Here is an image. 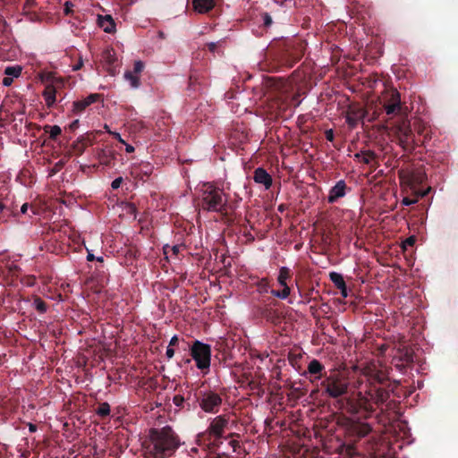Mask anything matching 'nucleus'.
Masks as SVG:
<instances>
[{
	"label": "nucleus",
	"mask_w": 458,
	"mask_h": 458,
	"mask_svg": "<svg viewBox=\"0 0 458 458\" xmlns=\"http://www.w3.org/2000/svg\"><path fill=\"white\" fill-rule=\"evenodd\" d=\"M180 441L171 427L153 428L148 433V437L143 443L146 454L154 458H166L171 456L179 447Z\"/></svg>",
	"instance_id": "nucleus-1"
},
{
	"label": "nucleus",
	"mask_w": 458,
	"mask_h": 458,
	"mask_svg": "<svg viewBox=\"0 0 458 458\" xmlns=\"http://www.w3.org/2000/svg\"><path fill=\"white\" fill-rule=\"evenodd\" d=\"M321 386L324 387L326 394L335 399L347 394L350 381L344 373L334 371L325 377Z\"/></svg>",
	"instance_id": "nucleus-2"
},
{
	"label": "nucleus",
	"mask_w": 458,
	"mask_h": 458,
	"mask_svg": "<svg viewBox=\"0 0 458 458\" xmlns=\"http://www.w3.org/2000/svg\"><path fill=\"white\" fill-rule=\"evenodd\" d=\"M227 199L219 189L208 185L202 194V207L208 211L219 212L225 207Z\"/></svg>",
	"instance_id": "nucleus-3"
},
{
	"label": "nucleus",
	"mask_w": 458,
	"mask_h": 458,
	"mask_svg": "<svg viewBox=\"0 0 458 458\" xmlns=\"http://www.w3.org/2000/svg\"><path fill=\"white\" fill-rule=\"evenodd\" d=\"M191 354L199 369H208L211 360V347L199 340L194 341L191 347Z\"/></svg>",
	"instance_id": "nucleus-4"
},
{
	"label": "nucleus",
	"mask_w": 458,
	"mask_h": 458,
	"mask_svg": "<svg viewBox=\"0 0 458 458\" xmlns=\"http://www.w3.org/2000/svg\"><path fill=\"white\" fill-rule=\"evenodd\" d=\"M199 403L205 412L216 413L222 404V398L218 394L208 391L201 394Z\"/></svg>",
	"instance_id": "nucleus-5"
},
{
	"label": "nucleus",
	"mask_w": 458,
	"mask_h": 458,
	"mask_svg": "<svg viewBox=\"0 0 458 458\" xmlns=\"http://www.w3.org/2000/svg\"><path fill=\"white\" fill-rule=\"evenodd\" d=\"M345 182L344 181L341 180L336 182V184L330 190L329 195H328V202L334 203L338 199L343 198L345 195Z\"/></svg>",
	"instance_id": "nucleus-6"
},
{
	"label": "nucleus",
	"mask_w": 458,
	"mask_h": 458,
	"mask_svg": "<svg viewBox=\"0 0 458 458\" xmlns=\"http://www.w3.org/2000/svg\"><path fill=\"white\" fill-rule=\"evenodd\" d=\"M227 425V420L221 416L216 417L209 427L210 433L217 437H221L224 433L225 428Z\"/></svg>",
	"instance_id": "nucleus-7"
},
{
	"label": "nucleus",
	"mask_w": 458,
	"mask_h": 458,
	"mask_svg": "<svg viewBox=\"0 0 458 458\" xmlns=\"http://www.w3.org/2000/svg\"><path fill=\"white\" fill-rule=\"evenodd\" d=\"M254 181L257 183L263 184L266 189L272 185V178L269 174L263 168H257L254 172Z\"/></svg>",
	"instance_id": "nucleus-8"
},
{
	"label": "nucleus",
	"mask_w": 458,
	"mask_h": 458,
	"mask_svg": "<svg viewBox=\"0 0 458 458\" xmlns=\"http://www.w3.org/2000/svg\"><path fill=\"white\" fill-rule=\"evenodd\" d=\"M390 93L394 96V104L383 103L387 114H394L401 109V98L396 89H390Z\"/></svg>",
	"instance_id": "nucleus-9"
},
{
	"label": "nucleus",
	"mask_w": 458,
	"mask_h": 458,
	"mask_svg": "<svg viewBox=\"0 0 458 458\" xmlns=\"http://www.w3.org/2000/svg\"><path fill=\"white\" fill-rule=\"evenodd\" d=\"M98 23L106 33L115 31V23L111 15H98Z\"/></svg>",
	"instance_id": "nucleus-10"
},
{
	"label": "nucleus",
	"mask_w": 458,
	"mask_h": 458,
	"mask_svg": "<svg viewBox=\"0 0 458 458\" xmlns=\"http://www.w3.org/2000/svg\"><path fill=\"white\" fill-rule=\"evenodd\" d=\"M192 6L198 13H206L215 6L214 0H192Z\"/></svg>",
	"instance_id": "nucleus-11"
},
{
	"label": "nucleus",
	"mask_w": 458,
	"mask_h": 458,
	"mask_svg": "<svg viewBox=\"0 0 458 458\" xmlns=\"http://www.w3.org/2000/svg\"><path fill=\"white\" fill-rule=\"evenodd\" d=\"M330 279L335 284V285L341 291L342 296L344 298H346L348 296V293L343 276L336 272H331Z\"/></svg>",
	"instance_id": "nucleus-12"
},
{
	"label": "nucleus",
	"mask_w": 458,
	"mask_h": 458,
	"mask_svg": "<svg viewBox=\"0 0 458 458\" xmlns=\"http://www.w3.org/2000/svg\"><path fill=\"white\" fill-rule=\"evenodd\" d=\"M57 89L54 84H48L46 86L45 90L43 91V97L46 101V105L48 107H51L55 103V94Z\"/></svg>",
	"instance_id": "nucleus-13"
},
{
	"label": "nucleus",
	"mask_w": 458,
	"mask_h": 458,
	"mask_svg": "<svg viewBox=\"0 0 458 458\" xmlns=\"http://www.w3.org/2000/svg\"><path fill=\"white\" fill-rule=\"evenodd\" d=\"M98 96L97 94H90L86 98L74 102L73 103V112H75V113L82 112L87 106H89V105L94 103L96 101V99L98 98Z\"/></svg>",
	"instance_id": "nucleus-14"
},
{
	"label": "nucleus",
	"mask_w": 458,
	"mask_h": 458,
	"mask_svg": "<svg viewBox=\"0 0 458 458\" xmlns=\"http://www.w3.org/2000/svg\"><path fill=\"white\" fill-rule=\"evenodd\" d=\"M396 133L401 140V142H408L409 136L411 133V129L407 122L403 121L396 127Z\"/></svg>",
	"instance_id": "nucleus-15"
},
{
	"label": "nucleus",
	"mask_w": 458,
	"mask_h": 458,
	"mask_svg": "<svg viewBox=\"0 0 458 458\" xmlns=\"http://www.w3.org/2000/svg\"><path fill=\"white\" fill-rule=\"evenodd\" d=\"M365 116V111L363 109H358L357 111H353L349 113L346 115V123L351 127H355L358 123V122Z\"/></svg>",
	"instance_id": "nucleus-16"
},
{
	"label": "nucleus",
	"mask_w": 458,
	"mask_h": 458,
	"mask_svg": "<svg viewBox=\"0 0 458 458\" xmlns=\"http://www.w3.org/2000/svg\"><path fill=\"white\" fill-rule=\"evenodd\" d=\"M355 157L364 164H370L375 158V154L371 151H365L355 154Z\"/></svg>",
	"instance_id": "nucleus-17"
},
{
	"label": "nucleus",
	"mask_w": 458,
	"mask_h": 458,
	"mask_svg": "<svg viewBox=\"0 0 458 458\" xmlns=\"http://www.w3.org/2000/svg\"><path fill=\"white\" fill-rule=\"evenodd\" d=\"M124 79L130 82L131 88L138 89L140 87V78L130 71H126L123 74Z\"/></svg>",
	"instance_id": "nucleus-18"
},
{
	"label": "nucleus",
	"mask_w": 458,
	"mask_h": 458,
	"mask_svg": "<svg viewBox=\"0 0 458 458\" xmlns=\"http://www.w3.org/2000/svg\"><path fill=\"white\" fill-rule=\"evenodd\" d=\"M424 174L422 173H416L411 174L408 183L411 185V187H414L416 184H420L424 181Z\"/></svg>",
	"instance_id": "nucleus-19"
},
{
	"label": "nucleus",
	"mask_w": 458,
	"mask_h": 458,
	"mask_svg": "<svg viewBox=\"0 0 458 458\" xmlns=\"http://www.w3.org/2000/svg\"><path fill=\"white\" fill-rule=\"evenodd\" d=\"M322 369H323V366L317 360H313L309 363L308 370L310 374H318V373L321 372Z\"/></svg>",
	"instance_id": "nucleus-20"
},
{
	"label": "nucleus",
	"mask_w": 458,
	"mask_h": 458,
	"mask_svg": "<svg viewBox=\"0 0 458 458\" xmlns=\"http://www.w3.org/2000/svg\"><path fill=\"white\" fill-rule=\"evenodd\" d=\"M289 277V269L285 267H282L280 268V272H279V276H278V283L282 285V286H284V285H287L286 284V280L288 279Z\"/></svg>",
	"instance_id": "nucleus-21"
},
{
	"label": "nucleus",
	"mask_w": 458,
	"mask_h": 458,
	"mask_svg": "<svg viewBox=\"0 0 458 458\" xmlns=\"http://www.w3.org/2000/svg\"><path fill=\"white\" fill-rule=\"evenodd\" d=\"M21 68L20 66H9L5 68L4 73L8 77L17 78L21 75Z\"/></svg>",
	"instance_id": "nucleus-22"
},
{
	"label": "nucleus",
	"mask_w": 458,
	"mask_h": 458,
	"mask_svg": "<svg viewBox=\"0 0 458 458\" xmlns=\"http://www.w3.org/2000/svg\"><path fill=\"white\" fill-rule=\"evenodd\" d=\"M282 291H272V294L277 298H280L282 300L286 299L290 294V288L288 285L283 286Z\"/></svg>",
	"instance_id": "nucleus-23"
},
{
	"label": "nucleus",
	"mask_w": 458,
	"mask_h": 458,
	"mask_svg": "<svg viewBox=\"0 0 458 458\" xmlns=\"http://www.w3.org/2000/svg\"><path fill=\"white\" fill-rule=\"evenodd\" d=\"M97 413L100 416H106L110 413V406L107 403H103L99 405Z\"/></svg>",
	"instance_id": "nucleus-24"
},
{
	"label": "nucleus",
	"mask_w": 458,
	"mask_h": 458,
	"mask_svg": "<svg viewBox=\"0 0 458 458\" xmlns=\"http://www.w3.org/2000/svg\"><path fill=\"white\" fill-rule=\"evenodd\" d=\"M47 128H49V131H47L49 132V137L51 139H55L58 135L61 134L62 130L58 125L48 126Z\"/></svg>",
	"instance_id": "nucleus-25"
},
{
	"label": "nucleus",
	"mask_w": 458,
	"mask_h": 458,
	"mask_svg": "<svg viewBox=\"0 0 458 458\" xmlns=\"http://www.w3.org/2000/svg\"><path fill=\"white\" fill-rule=\"evenodd\" d=\"M180 245H174L172 247L166 245L164 247V253L166 257H168L170 251H172L174 255H176L180 251Z\"/></svg>",
	"instance_id": "nucleus-26"
},
{
	"label": "nucleus",
	"mask_w": 458,
	"mask_h": 458,
	"mask_svg": "<svg viewBox=\"0 0 458 458\" xmlns=\"http://www.w3.org/2000/svg\"><path fill=\"white\" fill-rule=\"evenodd\" d=\"M34 306L40 312H45L47 310L46 303L40 299H36L34 301Z\"/></svg>",
	"instance_id": "nucleus-27"
},
{
	"label": "nucleus",
	"mask_w": 458,
	"mask_h": 458,
	"mask_svg": "<svg viewBox=\"0 0 458 458\" xmlns=\"http://www.w3.org/2000/svg\"><path fill=\"white\" fill-rule=\"evenodd\" d=\"M382 103L394 104V96L390 93V89H387L385 92V96L383 97Z\"/></svg>",
	"instance_id": "nucleus-28"
},
{
	"label": "nucleus",
	"mask_w": 458,
	"mask_h": 458,
	"mask_svg": "<svg viewBox=\"0 0 458 458\" xmlns=\"http://www.w3.org/2000/svg\"><path fill=\"white\" fill-rule=\"evenodd\" d=\"M144 69V64L141 61H136L134 63V73L140 74Z\"/></svg>",
	"instance_id": "nucleus-29"
},
{
	"label": "nucleus",
	"mask_w": 458,
	"mask_h": 458,
	"mask_svg": "<svg viewBox=\"0 0 458 458\" xmlns=\"http://www.w3.org/2000/svg\"><path fill=\"white\" fill-rule=\"evenodd\" d=\"M264 25L268 27L272 24V18L268 13L263 15Z\"/></svg>",
	"instance_id": "nucleus-30"
},
{
	"label": "nucleus",
	"mask_w": 458,
	"mask_h": 458,
	"mask_svg": "<svg viewBox=\"0 0 458 458\" xmlns=\"http://www.w3.org/2000/svg\"><path fill=\"white\" fill-rule=\"evenodd\" d=\"M122 182H123L122 177H118V178L114 179L111 184L112 188L114 190L118 189L121 186Z\"/></svg>",
	"instance_id": "nucleus-31"
},
{
	"label": "nucleus",
	"mask_w": 458,
	"mask_h": 458,
	"mask_svg": "<svg viewBox=\"0 0 458 458\" xmlns=\"http://www.w3.org/2000/svg\"><path fill=\"white\" fill-rule=\"evenodd\" d=\"M125 209L127 210L128 213H130L135 217L136 208L133 204H126Z\"/></svg>",
	"instance_id": "nucleus-32"
},
{
	"label": "nucleus",
	"mask_w": 458,
	"mask_h": 458,
	"mask_svg": "<svg viewBox=\"0 0 458 458\" xmlns=\"http://www.w3.org/2000/svg\"><path fill=\"white\" fill-rule=\"evenodd\" d=\"M416 202H417V199H410L408 198L403 199V204L404 206H410V205L415 204Z\"/></svg>",
	"instance_id": "nucleus-33"
},
{
	"label": "nucleus",
	"mask_w": 458,
	"mask_h": 458,
	"mask_svg": "<svg viewBox=\"0 0 458 458\" xmlns=\"http://www.w3.org/2000/svg\"><path fill=\"white\" fill-rule=\"evenodd\" d=\"M108 132L110 134H112L115 139H117L121 143L125 144V141L123 140V138L121 137L120 133L114 132V131H108Z\"/></svg>",
	"instance_id": "nucleus-34"
},
{
	"label": "nucleus",
	"mask_w": 458,
	"mask_h": 458,
	"mask_svg": "<svg viewBox=\"0 0 458 458\" xmlns=\"http://www.w3.org/2000/svg\"><path fill=\"white\" fill-rule=\"evenodd\" d=\"M12 82H13V78L12 77H8L7 76V77H4L3 79V85L4 86H6V87L10 86L12 84Z\"/></svg>",
	"instance_id": "nucleus-35"
},
{
	"label": "nucleus",
	"mask_w": 458,
	"mask_h": 458,
	"mask_svg": "<svg viewBox=\"0 0 458 458\" xmlns=\"http://www.w3.org/2000/svg\"><path fill=\"white\" fill-rule=\"evenodd\" d=\"M82 66H83V60H82V58H81V57H80L78 64H75V65L72 67V70H73V71H78V70H80Z\"/></svg>",
	"instance_id": "nucleus-36"
},
{
	"label": "nucleus",
	"mask_w": 458,
	"mask_h": 458,
	"mask_svg": "<svg viewBox=\"0 0 458 458\" xmlns=\"http://www.w3.org/2000/svg\"><path fill=\"white\" fill-rule=\"evenodd\" d=\"M166 356L168 359H171L174 357V351L173 348H171L170 346L167 347L166 349V352H165Z\"/></svg>",
	"instance_id": "nucleus-37"
},
{
	"label": "nucleus",
	"mask_w": 458,
	"mask_h": 458,
	"mask_svg": "<svg viewBox=\"0 0 458 458\" xmlns=\"http://www.w3.org/2000/svg\"><path fill=\"white\" fill-rule=\"evenodd\" d=\"M370 428L369 426H363L362 427V430L360 432V434L361 436H366L369 431H370Z\"/></svg>",
	"instance_id": "nucleus-38"
},
{
	"label": "nucleus",
	"mask_w": 458,
	"mask_h": 458,
	"mask_svg": "<svg viewBox=\"0 0 458 458\" xmlns=\"http://www.w3.org/2000/svg\"><path fill=\"white\" fill-rule=\"evenodd\" d=\"M415 242V238L414 237H409L408 239H406V241L404 242V245H412Z\"/></svg>",
	"instance_id": "nucleus-39"
},
{
	"label": "nucleus",
	"mask_w": 458,
	"mask_h": 458,
	"mask_svg": "<svg viewBox=\"0 0 458 458\" xmlns=\"http://www.w3.org/2000/svg\"><path fill=\"white\" fill-rule=\"evenodd\" d=\"M208 48L210 51L214 52L216 48V42L208 43Z\"/></svg>",
	"instance_id": "nucleus-40"
},
{
	"label": "nucleus",
	"mask_w": 458,
	"mask_h": 458,
	"mask_svg": "<svg viewBox=\"0 0 458 458\" xmlns=\"http://www.w3.org/2000/svg\"><path fill=\"white\" fill-rule=\"evenodd\" d=\"M177 342L178 337L176 335H174L170 340L169 346L176 344Z\"/></svg>",
	"instance_id": "nucleus-41"
},
{
	"label": "nucleus",
	"mask_w": 458,
	"mask_h": 458,
	"mask_svg": "<svg viewBox=\"0 0 458 458\" xmlns=\"http://www.w3.org/2000/svg\"><path fill=\"white\" fill-rule=\"evenodd\" d=\"M326 135H327V139L328 140H333V137H334V136H333V131H332V130L327 131L326 132Z\"/></svg>",
	"instance_id": "nucleus-42"
},
{
	"label": "nucleus",
	"mask_w": 458,
	"mask_h": 458,
	"mask_svg": "<svg viewBox=\"0 0 458 458\" xmlns=\"http://www.w3.org/2000/svg\"><path fill=\"white\" fill-rule=\"evenodd\" d=\"M28 207H29V205H28L27 203H24V204L21 206V212L22 214H25V213L27 212V210H28Z\"/></svg>",
	"instance_id": "nucleus-43"
},
{
	"label": "nucleus",
	"mask_w": 458,
	"mask_h": 458,
	"mask_svg": "<svg viewBox=\"0 0 458 458\" xmlns=\"http://www.w3.org/2000/svg\"><path fill=\"white\" fill-rule=\"evenodd\" d=\"M125 150H126V152H128V153H131V152H133V151H134V148H133L131 145H128V144H126Z\"/></svg>",
	"instance_id": "nucleus-44"
},
{
	"label": "nucleus",
	"mask_w": 458,
	"mask_h": 458,
	"mask_svg": "<svg viewBox=\"0 0 458 458\" xmlns=\"http://www.w3.org/2000/svg\"><path fill=\"white\" fill-rule=\"evenodd\" d=\"M29 429H30V432H35V431H36V429H37V428H36V426H35V425H33V424L30 423V424H29Z\"/></svg>",
	"instance_id": "nucleus-45"
},
{
	"label": "nucleus",
	"mask_w": 458,
	"mask_h": 458,
	"mask_svg": "<svg viewBox=\"0 0 458 458\" xmlns=\"http://www.w3.org/2000/svg\"><path fill=\"white\" fill-rule=\"evenodd\" d=\"M87 259H88V260H89V261H90V260H93V259H94V255H93V254L89 253V254H88V256H87Z\"/></svg>",
	"instance_id": "nucleus-46"
},
{
	"label": "nucleus",
	"mask_w": 458,
	"mask_h": 458,
	"mask_svg": "<svg viewBox=\"0 0 458 458\" xmlns=\"http://www.w3.org/2000/svg\"><path fill=\"white\" fill-rule=\"evenodd\" d=\"M429 191V189H428L427 191H423L420 193V196L424 197L428 194V192Z\"/></svg>",
	"instance_id": "nucleus-47"
},
{
	"label": "nucleus",
	"mask_w": 458,
	"mask_h": 458,
	"mask_svg": "<svg viewBox=\"0 0 458 458\" xmlns=\"http://www.w3.org/2000/svg\"><path fill=\"white\" fill-rule=\"evenodd\" d=\"M65 5H66L65 12L68 13V12H69V10H70L69 3L67 2V3L65 4Z\"/></svg>",
	"instance_id": "nucleus-48"
},
{
	"label": "nucleus",
	"mask_w": 458,
	"mask_h": 458,
	"mask_svg": "<svg viewBox=\"0 0 458 458\" xmlns=\"http://www.w3.org/2000/svg\"><path fill=\"white\" fill-rule=\"evenodd\" d=\"M98 261H103V258H102V257H98Z\"/></svg>",
	"instance_id": "nucleus-49"
}]
</instances>
